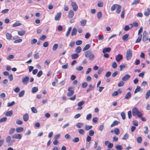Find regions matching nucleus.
<instances>
[{
    "label": "nucleus",
    "mask_w": 150,
    "mask_h": 150,
    "mask_svg": "<svg viewBox=\"0 0 150 150\" xmlns=\"http://www.w3.org/2000/svg\"><path fill=\"white\" fill-rule=\"evenodd\" d=\"M25 94V91L24 90H22L18 94V96L19 97H23Z\"/></svg>",
    "instance_id": "nucleus-38"
},
{
    "label": "nucleus",
    "mask_w": 150,
    "mask_h": 150,
    "mask_svg": "<svg viewBox=\"0 0 150 150\" xmlns=\"http://www.w3.org/2000/svg\"><path fill=\"white\" fill-rule=\"evenodd\" d=\"M15 103V102L14 101H13L11 102L10 103H7V106L8 107H11L12 106V105H14Z\"/></svg>",
    "instance_id": "nucleus-50"
},
{
    "label": "nucleus",
    "mask_w": 150,
    "mask_h": 150,
    "mask_svg": "<svg viewBox=\"0 0 150 150\" xmlns=\"http://www.w3.org/2000/svg\"><path fill=\"white\" fill-rule=\"evenodd\" d=\"M14 57V56L13 55L11 54L8 55L7 58L6 59L8 60H10L11 59H13Z\"/></svg>",
    "instance_id": "nucleus-44"
},
{
    "label": "nucleus",
    "mask_w": 150,
    "mask_h": 150,
    "mask_svg": "<svg viewBox=\"0 0 150 150\" xmlns=\"http://www.w3.org/2000/svg\"><path fill=\"white\" fill-rule=\"evenodd\" d=\"M85 103V101H81L79 103L77 104L79 106H81L83 105Z\"/></svg>",
    "instance_id": "nucleus-60"
},
{
    "label": "nucleus",
    "mask_w": 150,
    "mask_h": 150,
    "mask_svg": "<svg viewBox=\"0 0 150 150\" xmlns=\"http://www.w3.org/2000/svg\"><path fill=\"white\" fill-rule=\"evenodd\" d=\"M83 123L79 122L76 124V126L78 128H81L83 126Z\"/></svg>",
    "instance_id": "nucleus-35"
},
{
    "label": "nucleus",
    "mask_w": 150,
    "mask_h": 150,
    "mask_svg": "<svg viewBox=\"0 0 150 150\" xmlns=\"http://www.w3.org/2000/svg\"><path fill=\"white\" fill-rule=\"evenodd\" d=\"M120 122L117 120L114 121L112 124L111 125V127H114L115 126L117 125Z\"/></svg>",
    "instance_id": "nucleus-22"
},
{
    "label": "nucleus",
    "mask_w": 150,
    "mask_h": 150,
    "mask_svg": "<svg viewBox=\"0 0 150 150\" xmlns=\"http://www.w3.org/2000/svg\"><path fill=\"white\" fill-rule=\"evenodd\" d=\"M141 89V88L140 86H137V88L135 89L134 91V93H136L137 92L139 91Z\"/></svg>",
    "instance_id": "nucleus-39"
},
{
    "label": "nucleus",
    "mask_w": 150,
    "mask_h": 150,
    "mask_svg": "<svg viewBox=\"0 0 150 150\" xmlns=\"http://www.w3.org/2000/svg\"><path fill=\"white\" fill-rule=\"evenodd\" d=\"M29 78L27 76L23 77L22 79V82L24 84H27L28 83Z\"/></svg>",
    "instance_id": "nucleus-8"
},
{
    "label": "nucleus",
    "mask_w": 150,
    "mask_h": 150,
    "mask_svg": "<svg viewBox=\"0 0 150 150\" xmlns=\"http://www.w3.org/2000/svg\"><path fill=\"white\" fill-rule=\"evenodd\" d=\"M46 38V36L45 35H43L40 37V40L42 41L45 40Z\"/></svg>",
    "instance_id": "nucleus-62"
},
{
    "label": "nucleus",
    "mask_w": 150,
    "mask_h": 150,
    "mask_svg": "<svg viewBox=\"0 0 150 150\" xmlns=\"http://www.w3.org/2000/svg\"><path fill=\"white\" fill-rule=\"evenodd\" d=\"M137 140L138 143H140L142 142V138L141 137H139L137 138Z\"/></svg>",
    "instance_id": "nucleus-45"
},
{
    "label": "nucleus",
    "mask_w": 150,
    "mask_h": 150,
    "mask_svg": "<svg viewBox=\"0 0 150 150\" xmlns=\"http://www.w3.org/2000/svg\"><path fill=\"white\" fill-rule=\"evenodd\" d=\"M87 23V21L86 20H82L80 21L81 25L83 26H84Z\"/></svg>",
    "instance_id": "nucleus-16"
},
{
    "label": "nucleus",
    "mask_w": 150,
    "mask_h": 150,
    "mask_svg": "<svg viewBox=\"0 0 150 150\" xmlns=\"http://www.w3.org/2000/svg\"><path fill=\"white\" fill-rule=\"evenodd\" d=\"M150 97V90H149L147 92L145 96V98L147 99Z\"/></svg>",
    "instance_id": "nucleus-26"
},
{
    "label": "nucleus",
    "mask_w": 150,
    "mask_h": 150,
    "mask_svg": "<svg viewBox=\"0 0 150 150\" xmlns=\"http://www.w3.org/2000/svg\"><path fill=\"white\" fill-rule=\"evenodd\" d=\"M111 48L110 47H105L103 49V52L105 54L106 52H109Z\"/></svg>",
    "instance_id": "nucleus-14"
},
{
    "label": "nucleus",
    "mask_w": 150,
    "mask_h": 150,
    "mask_svg": "<svg viewBox=\"0 0 150 150\" xmlns=\"http://www.w3.org/2000/svg\"><path fill=\"white\" fill-rule=\"evenodd\" d=\"M94 134V132L93 130H91L89 131V134L90 136H93Z\"/></svg>",
    "instance_id": "nucleus-55"
},
{
    "label": "nucleus",
    "mask_w": 150,
    "mask_h": 150,
    "mask_svg": "<svg viewBox=\"0 0 150 150\" xmlns=\"http://www.w3.org/2000/svg\"><path fill=\"white\" fill-rule=\"evenodd\" d=\"M121 116L122 118V119L123 120L125 119L126 118L125 114L124 112H122L121 113Z\"/></svg>",
    "instance_id": "nucleus-49"
},
{
    "label": "nucleus",
    "mask_w": 150,
    "mask_h": 150,
    "mask_svg": "<svg viewBox=\"0 0 150 150\" xmlns=\"http://www.w3.org/2000/svg\"><path fill=\"white\" fill-rule=\"evenodd\" d=\"M37 42V40L36 39H33L31 40V44H34L36 43Z\"/></svg>",
    "instance_id": "nucleus-59"
},
{
    "label": "nucleus",
    "mask_w": 150,
    "mask_h": 150,
    "mask_svg": "<svg viewBox=\"0 0 150 150\" xmlns=\"http://www.w3.org/2000/svg\"><path fill=\"white\" fill-rule=\"evenodd\" d=\"M117 6L116 8H117L116 12L117 13H119L121 10V7L120 5L118 4V5H117Z\"/></svg>",
    "instance_id": "nucleus-21"
},
{
    "label": "nucleus",
    "mask_w": 150,
    "mask_h": 150,
    "mask_svg": "<svg viewBox=\"0 0 150 150\" xmlns=\"http://www.w3.org/2000/svg\"><path fill=\"white\" fill-rule=\"evenodd\" d=\"M6 38L7 40H10L12 39V36L11 35L8 33H7L6 34Z\"/></svg>",
    "instance_id": "nucleus-19"
},
{
    "label": "nucleus",
    "mask_w": 150,
    "mask_h": 150,
    "mask_svg": "<svg viewBox=\"0 0 150 150\" xmlns=\"http://www.w3.org/2000/svg\"><path fill=\"white\" fill-rule=\"evenodd\" d=\"M130 77V76L128 74L125 75L122 79V81H126L128 80Z\"/></svg>",
    "instance_id": "nucleus-11"
},
{
    "label": "nucleus",
    "mask_w": 150,
    "mask_h": 150,
    "mask_svg": "<svg viewBox=\"0 0 150 150\" xmlns=\"http://www.w3.org/2000/svg\"><path fill=\"white\" fill-rule=\"evenodd\" d=\"M129 36V34H126L125 35H124L122 37V39L124 41H126L127 39V38H128Z\"/></svg>",
    "instance_id": "nucleus-33"
},
{
    "label": "nucleus",
    "mask_w": 150,
    "mask_h": 150,
    "mask_svg": "<svg viewBox=\"0 0 150 150\" xmlns=\"http://www.w3.org/2000/svg\"><path fill=\"white\" fill-rule=\"evenodd\" d=\"M24 130V129L22 127H17L16 129V131L18 133H20L23 132Z\"/></svg>",
    "instance_id": "nucleus-20"
},
{
    "label": "nucleus",
    "mask_w": 150,
    "mask_h": 150,
    "mask_svg": "<svg viewBox=\"0 0 150 150\" xmlns=\"http://www.w3.org/2000/svg\"><path fill=\"white\" fill-rule=\"evenodd\" d=\"M79 141V137H76L72 139V141L74 143H77Z\"/></svg>",
    "instance_id": "nucleus-46"
},
{
    "label": "nucleus",
    "mask_w": 150,
    "mask_h": 150,
    "mask_svg": "<svg viewBox=\"0 0 150 150\" xmlns=\"http://www.w3.org/2000/svg\"><path fill=\"white\" fill-rule=\"evenodd\" d=\"M42 74V71L41 70L37 74V76L38 77H40Z\"/></svg>",
    "instance_id": "nucleus-63"
},
{
    "label": "nucleus",
    "mask_w": 150,
    "mask_h": 150,
    "mask_svg": "<svg viewBox=\"0 0 150 150\" xmlns=\"http://www.w3.org/2000/svg\"><path fill=\"white\" fill-rule=\"evenodd\" d=\"M96 38H97L99 40H101L103 39L104 37L103 35H100L95 37Z\"/></svg>",
    "instance_id": "nucleus-47"
},
{
    "label": "nucleus",
    "mask_w": 150,
    "mask_h": 150,
    "mask_svg": "<svg viewBox=\"0 0 150 150\" xmlns=\"http://www.w3.org/2000/svg\"><path fill=\"white\" fill-rule=\"evenodd\" d=\"M68 92L67 94L68 96L70 97L72 96L74 93V88L71 87H69L68 89Z\"/></svg>",
    "instance_id": "nucleus-4"
},
{
    "label": "nucleus",
    "mask_w": 150,
    "mask_h": 150,
    "mask_svg": "<svg viewBox=\"0 0 150 150\" xmlns=\"http://www.w3.org/2000/svg\"><path fill=\"white\" fill-rule=\"evenodd\" d=\"M38 91V89L37 87H34L32 88V92L33 93H35L36 92Z\"/></svg>",
    "instance_id": "nucleus-34"
},
{
    "label": "nucleus",
    "mask_w": 150,
    "mask_h": 150,
    "mask_svg": "<svg viewBox=\"0 0 150 150\" xmlns=\"http://www.w3.org/2000/svg\"><path fill=\"white\" fill-rule=\"evenodd\" d=\"M147 33L145 31H144L143 33V41H146L148 40V38L147 37Z\"/></svg>",
    "instance_id": "nucleus-7"
},
{
    "label": "nucleus",
    "mask_w": 150,
    "mask_h": 150,
    "mask_svg": "<svg viewBox=\"0 0 150 150\" xmlns=\"http://www.w3.org/2000/svg\"><path fill=\"white\" fill-rule=\"evenodd\" d=\"M142 37V35H139V36L138 37L137 39L136 40L135 42L136 43L140 42L141 40Z\"/></svg>",
    "instance_id": "nucleus-32"
},
{
    "label": "nucleus",
    "mask_w": 150,
    "mask_h": 150,
    "mask_svg": "<svg viewBox=\"0 0 150 150\" xmlns=\"http://www.w3.org/2000/svg\"><path fill=\"white\" fill-rule=\"evenodd\" d=\"M117 5H118L117 4H114L111 7V10L112 11H114L115 9L116 8Z\"/></svg>",
    "instance_id": "nucleus-54"
},
{
    "label": "nucleus",
    "mask_w": 150,
    "mask_h": 150,
    "mask_svg": "<svg viewBox=\"0 0 150 150\" xmlns=\"http://www.w3.org/2000/svg\"><path fill=\"white\" fill-rule=\"evenodd\" d=\"M74 12L72 10L70 11L68 14V17L69 18H72L74 16Z\"/></svg>",
    "instance_id": "nucleus-13"
},
{
    "label": "nucleus",
    "mask_w": 150,
    "mask_h": 150,
    "mask_svg": "<svg viewBox=\"0 0 150 150\" xmlns=\"http://www.w3.org/2000/svg\"><path fill=\"white\" fill-rule=\"evenodd\" d=\"M15 130V129L13 128H11L9 130V134L10 135H11L13 134L14 131Z\"/></svg>",
    "instance_id": "nucleus-27"
},
{
    "label": "nucleus",
    "mask_w": 150,
    "mask_h": 150,
    "mask_svg": "<svg viewBox=\"0 0 150 150\" xmlns=\"http://www.w3.org/2000/svg\"><path fill=\"white\" fill-rule=\"evenodd\" d=\"M11 140V138L10 136H8L6 138V142L7 143H9Z\"/></svg>",
    "instance_id": "nucleus-61"
},
{
    "label": "nucleus",
    "mask_w": 150,
    "mask_h": 150,
    "mask_svg": "<svg viewBox=\"0 0 150 150\" xmlns=\"http://www.w3.org/2000/svg\"><path fill=\"white\" fill-rule=\"evenodd\" d=\"M13 115V112L12 111H10L6 112L5 114V115L6 116H11Z\"/></svg>",
    "instance_id": "nucleus-28"
},
{
    "label": "nucleus",
    "mask_w": 150,
    "mask_h": 150,
    "mask_svg": "<svg viewBox=\"0 0 150 150\" xmlns=\"http://www.w3.org/2000/svg\"><path fill=\"white\" fill-rule=\"evenodd\" d=\"M25 33V31L23 30L18 31V34L20 36L23 35Z\"/></svg>",
    "instance_id": "nucleus-24"
},
{
    "label": "nucleus",
    "mask_w": 150,
    "mask_h": 150,
    "mask_svg": "<svg viewBox=\"0 0 150 150\" xmlns=\"http://www.w3.org/2000/svg\"><path fill=\"white\" fill-rule=\"evenodd\" d=\"M114 132L116 135L119 134L120 133L119 129L117 128H115L114 129Z\"/></svg>",
    "instance_id": "nucleus-42"
},
{
    "label": "nucleus",
    "mask_w": 150,
    "mask_h": 150,
    "mask_svg": "<svg viewBox=\"0 0 150 150\" xmlns=\"http://www.w3.org/2000/svg\"><path fill=\"white\" fill-rule=\"evenodd\" d=\"M98 141H95L93 147L95 150H100L101 149V147L100 146H98Z\"/></svg>",
    "instance_id": "nucleus-5"
},
{
    "label": "nucleus",
    "mask_w": 150,
    "mask_h": 150,
    "mask_svg": "<svg viewBox=\"0 0 150 150\" xmlns=\"http://www.w3.org/2000/svg\"><path fill=\"white\" fill-rule=\"evenodd\" d=\"M23 118L25 121H27L29 119V116L28 115L27 113L25 114L23 116Z\"/></svg>",
    "instance_id": "nucleus-15"
},
{
    "label": "nucleus",
    "mask_w": 150,
    "mask_h": 150,
    "mask_svg": "<svg viewBox=\"0 0 150 150\" xmlns=\"http://www.w3.org/2000/svg\"><path fill=\"white\" fill-rule=\"evenodd\" d=\"M7 118L6 117L1 118L0 119V123L5 122L6 121Z\"/></svg>",
    "instance_id": "nucleus-52"
},
{
    "label": "nucleus",
    "mask_w": 150,
    "mask_h": 150,
    "mask_svg": "<svg viewBox=\"0 0 150 150\" xmlns=\"http://www.w3.org/2000/svg\"><path fill=\"white\" fill-rule=\"evenodd\" d=\"M123 58V57L122 55L121 54H118L116 57V59L117 62H120Z\"/></svg>",
    "instance_id": "nucleus-12"
},
{
    "label": "nucleus",
    "mask_w": 150,
    "mask_h": 150,
    "mask_svg": "<svg viewBox=\"0 0 150 150\" xmlns=\"http://www.w3.org/2000/svg\"><path fill=\"white\" fill-rule=\"evenodd\" d=\"M131 93L130 92H129L125 96V98L126 99H128L131 97Z\"/></svg>",
    "instance_id": "nucleus-17"
},
{
    "label": "nucleus",
    "mask_w": 150,
    "mask_h": 150,
    "mask_svg": "<svg viewBox=\"0 0 150 150\" xmlns=\"http://www.w3.org/2000/svg\"><path fill=\"white\" fill-rule=\"evenodd\" d=\"M91 45L89 44H88L86 45L84 48H83V51H85L89 48L90 47Z\"/></svg>",
    "instance_id": "nucleus-31"
},
{
    "label": "nucleus",
    "mask_w": 150,
    "mask_h": 150,
    "mask_svg": "<svg viewBox=\"0 0 150 150\" xmlns=\"http://www.w3.org/2000/svg\"><path fill=\"white\" fill-rule=\"evenodd\" d=\"M103 70V67L100 68L98 70L97 73L98 74H100L102 71Z\"/></svg>",
    "instance_id": "nucleus-56"
},
{
    "label": "nucleus",
    "mask_w": 150,
    "mask_h": 150,
    "mask_svg": "<svg viewBox=\"0 0 150 150\" xmlns=\"http://www.w3.org/2000/svg\"><path fill=\"white\" fill-rule=\"evenodd\" d=\"M132 56V51L130 50L129 49L126 52V58L127 60H130Z\"/></svg>",
    "instance_id": "nucleus-3"
},
{
    "label": "nucleus",
    "mask_w": 150,
    "mask_h": 150,
    "mask_svg": "<svg viewBox=\"0 0 150 150\" xmlns=\"http://www.w3.org/2000/svg\"><path fill=\"white\" fill-rule=\"evenodd\" d=\"M21 25V24L19 23L18 21H16L15 23L13 24L12 25V26L13 27H16V26H20Z\"/></svg>",
    "instance_id": "nucleus-40"
},
{
    "label": "nucleus",
    "mask_w": 150,
    "mask_h": 150,
    "mask_svg": "<svg viewBox=\"0 0 150 150\" xmlns=\"http://www.w3.org/2000/svg\"><path fill=\"white\" fill-rule=\"evenodd\" d=\"M94 87L92 86L91 84H90L88 86V88L87 90V91L88 92L93 89Z\"/></svg>",
    "instance_id": "nucleus-30"
},
{
    "label": "nucleus",
    "mask_w": 150,
    "mask_h": 150,
    "mask_svg": "<svg viewBox=\"0 0 150 150\" xmlns=\"http://www.w3.org/2000/svg\"><path fill=\"white\" fill-rule=\"evenodd\" d=\"M103 2L101 1L99 2L97 4L98 6L100 7H103Z\"/></svg>",
    "instance_id": "nucleus-48"
},
{
    "label": "nucleus",
    "mask_w": 150,
    "mask_h": 150,
    "mask_svg": "<svg viewBox=\"0 0 150 150\" xmlns=\"http://www.w3.org/2000/svg\"><path fill=\"white\" fill-rule=\"evenodd\" d=\"M79 56L78 54L76 53L71 54V57L72 59H75L77 58Z\"/></svg>",
    "instance_id": "nucleus-23"
},
{
    "label": "nucleus",
    "mask_w": 150,
    "mask_h": 150,
    "mask_svg": "<svg viewBox=\"0 0 150 150\" xmlns=\"http://www.w3.org/2000/svg\"><path fill=\"white\" fill-rule=\"evenodd\" d=\"M81 48L80 46L77 47L75 49V52L77 53H79L81 51Z\"/></svg>",
    "instance_id": "nucleus-25"
},
{
    "label": "nucleus",
    "mask_w": 150,
    "mask_h": 150,
    "mask_svg": "<svg viewBox=\"0 0 150 150\" xmlns=\"http://www.w3.org/2000/svg\"><path fill=\"white\" fill-rule=\"evenodd\" d=\"M58 45L57 44H54L52 47V50L53 51H55L58 48Z\"/></svg>",
    "instance_id": "nucleus-36"
},
{
    "label": "nucleus",
    "mask_w": 150,
    "mask_h": 150,
    "mask_svg": "<svg viewBox=\"0 0 150 150\" xmlns=\"http://www.w3.org/2000/svg\"><path fill=\"white\" fill-rule=\"evenodd\" d=\"M115 148L117 150H121L123 148V147L121 145H116Z\"/></svg>",
    "instance_id": "nucleus-37"
},
{
    "label": "nucleus",
    "mask_w": 150,
    "mask_h": 150,
    "mask_svg": "<svg viewBox=\"0 0 150 150\" xmlns=\"http://www.w3.org/2000/svg\"><path fill=\"white\" fill-rule=\"evenodd\" d=\"M31 110L32 112L34 113H37V110L36 108L34 107H32Z\"/></svg>",
    "instance_id": "nucleus-51"
},
{
    "label": "nucleus",
    "mask_w": 150,
    "mask_h": 150,
    "mask_svg": "<svg viewBox=\"0 0 150 150\" xmlns=\"http://www.w3.org/2000/svg\"><path fill=\"white\" fill-rule=\"evenodd\" d=\"M124 84V83L122 81H120L118 84V86L119 87H122L123 86Z\"/></svg>",
    "instance_id": "nucleus-53"
},
{
    "label": "nucleus",
    "mask_w": 150,
    "mask_h": 150,
    "mask_svg": "<svg viewBox=\"0 0 150 150\" xmlns=\"http://www.w3.org/2000/svg\"><path fill=\"white\" fill-rule=\"evenodd\" d=\"M85 56L88 57L89 60H93L94 58V55L90 50L88 51L85 52Z\"/></svg>",
    "instance_id": "nucleus-2"
},
{
    "label": "nucleus",
    "mask_w": 150,
    "mask_h": 150,
    "mask_svg": "<svg viewBox=\"0 0 150 150\" xmlns=\"http://www.w3.org/2000/svg\"><path fill=\"white\" fill-rule=\"evenodd\" d=\"M129 135L127 133H126L124 136L122 138V140H126L128 139Z\"/></svg>",
    "instance_id": "nucleus-41"
},
{
    "label": "nucleus",
    "mask_w": 150,
    "mask_h": 150,
    "mask_svg": "<svg viewBox=\"0 0 150 150\" xmlns=\"http://www.w3.org/2000/svg\"><path fill=\"white\" fill-rule=\"evenodd\" d=\"M62 16V13L61 12H59L57 13L55 16V21H59L60 18Z\"/></svg>",
    "instance_id": "nucleus-10"
},
{
    "label": "nucleus",
    "mask_w": 150,
    "mask_h": 150,
    "mask_svg": "<svg viewBox=\"0 0 150 150\" xmlns=\"http://www.w3.org/2000/svg\"><path fill=\"white\" fill-rule=\"evenodd\" d=\"M71 27H70L68 28V30L67 31L66 34V36L67 37H68L69 35L70 32L71 30Z\"/></svg>",
    "instance_id": "nucleus-29"
},
{
    "label": "nucleus",
    "mask_w": 150,
    "mask_h": 150,
    "mask_svg": "<svg viewBox=\"0 0 150 150\" xmlns=\"http://www.w3.org/2000/svg\"><path fill=\"white\" fill-rule=\"evenodd\" d=\"M77 32V30L76 28H73L71 33V35L72 36L76 35Z\"/></svg>",
    "instance_id": "nucleus-18"
},
{
    "label": "nucleus",
    "mask_w": 150,
    "mask_h": 150,
    "mask_svg": "<svg viewBox=\"0 0 150 150\" xmlns=\"http://www.w3.org/2000/svg\"><path fill=\"white\" fill-rule=\"evenodd\" d=\"M71 5L74 11H76L77 10L78 8V6L75 2L72 1Z\"/></svg>",
    "instance_id": "nucleus-6"
},
{
    "label": "nucleus",
    "mask_w": 150,
    "mask_h": 150,
    "mask_svg": "<svg viewBox=\"0 0 150 150\" xmlns=\"http://www.w3.org/2000/svg\"><path fill=\"white\" fill-rule=\"evenodd\" d=\"M140 0H134L133 2L132 3V5H134L137 4L139 3Z\"/></svg>",
    "instance_id": "nucleus-57"
},
{
    "label": "nucleus",
    "mask_w": 150,
    "mask_h": 150,
    "mask_svg": "<svg viewBox=\"0 0 150 150\" xmlns=\"http://www.w3.org/2000/svg\"><path fill=\"white\" fill-rule=\"evenodd\" d=\"M21 135L20 134H14L12 136V138L13 139H21Z\"/></svg>",
    "instance_id": "nucleus-9"
},
{
    "label": "nucleus",
    "mask_w": 150,
    "mask_h": 150,
    "mask_svg": "<svg viewBox=\"0 0 150 150\" xmlns=\"http://www.w3.org/2000/svg\"><path fill=\"white\" fill-rule=\"evenodd\" d=\"M79 133L81 135H83L85 133L83 129H80L78 130Z\"/></svg>",
    "instance_id": "nucleus-58"
},
{
    "label": "nucleus",
    "mask_w": 150,
    "mask_h": 150,
    "mask_svg": "<svg viewBox=\"0 0 150 150\" xmlns=\"http://www.w3.org/2000/svg\"><path fill=\"white\" fill-rule=\"evenodd\" d=\"M117 64L116 62H113L112 64V67L114 69H115L117 68Z\"/></svg>",
    "instance_id": "nucleus-64"
},
{
    "label": "nucleus",
    "mask_w": 150,
    "mask_h": 150,
    "mask_svg": "<svg viewBox=\"0 0 150 150\" xmlns=\"http://www.w3.org/2000/svg\"><path fill=\"white\" fill-rule=\"evenodd\" d=\"M132 113L133 116H136L137 115L139 117H140L142 116V113L139 111L138 109L136 107H134L132 109Z\"/></svg>",
    "instance_id": "nucleus-1"
},
{
    "label": "nucleus",
    "mask_w": 150,
    "mask_h": 150,
    "mask_svg": "<svg viewBox=\"0 0 150 150\" xmlns=\"http://www.w3.org/2000/svg\"><path fill=\"white\" fill-rule=\"evenodd\" d=\"M92 117V115L91 114H89L87 115L86 117V119L87 120H90Z\"/></svg>",
    "instance_id": "nucleus-43"
}]
</instances>
